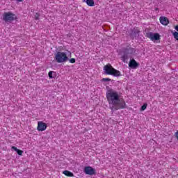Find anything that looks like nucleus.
<instances>
[{
  "label": "nucleus",
  "mask_w": 178,
  "mask_h": 178,
  "mask_svg": "<svg viewBox=\"0 0 178 178\" xmlns=\"http://www.w3.org/2000/svg\"><path fill=\"white\" fill-rule=\"evenodd\" d=\"M147 38L152 41H158V40H160L161 35H159V33H149L147 34Z\"/></svg>",
  "instance_id": "6"
},
{
  "label": "nucleus",
  "mask_w": 178,
  "mask_h": 178,
  "mask_svg": "<svg viewBox=\"0 0 178 178\" xmlns=\"http://www.w3.org/2000/svg\"><path fill=\"white\" fill-rule=\"evenodd\" d=\"M104 72L105 74L114 76V77H119L120 76V71L113 68L111 64H108L104 67Z\"/></svg>",
  "instance_id": "2"
},
{
  "label": "nucleus",
  "mask_w": 178,
  "mask_h": 178,
  "mask_svg": "<svg viewBox=\"0 0 178 178\" xmlns=\"http://www.w3.org/2000/svg\"><path fill=\"white\" fill-rule=\"evenodd\" d=\"M147 109V104H145L143 106H141L140 111H145Z\"/></svg>",
  "instance_id": "16"
},
{
  "label": "nucleus",
  "mask_w": 178,
  "mask_h": 178,
  "mask_svg": "<svg viewBox=\"0 0 178 178\" xmlns=\"http://www.w3.org/2000/svg\"><path fill=\"white\" fill-rule=\"evenodd\" d=\"M124 51L128 55H134V54H136V49L129 47L125 49Z\"/></svg>",
  "instance_id": "9"
},
{
  "label": "nucleus",
  "mask_w": 178,
  "mask_h": 178,
  "mask_svg": "<svg viewBox=\"0 0 178 178\" xmlns=\"http://www.w3.org/2000/svg\"><path fill=\"white\" fill-rule=\"evenodd\" d=\"M159 20L163 26H168L169 24V19L165 17H160Z\"/></svg>",
  "instance_id": "10"
},
{
  "label": "nucleus",
  "mask_w": 178,
  "mask_h": 178,
  "mask_svg": "<svg viewBox=\"0 0 178 178\" xmlns=\"http://www.w3.org/2000/svg\"><path fill=\"white\" fill-rule=\"evenodd\" d=\"M70 63H76V59L70 58Z\"/></svg>",
  "instance_id": "18"
},
{
  "label": "nucleus",
  "mask_w": 178,
  "mask_h": 178,
  "mask_svg": "<svg viewBox=\"0 0 178 178\" xmlns=\"http://www.w3.org/2000/svg\"><path fill=\"white\" fill-rule=\"evenodd\" d=\"M17 2H23V0H16Z\"/></svg>",
  "instance_id": "22"
},
{
  "label": "nucleus",
  "mask_w": 178,
  "mask_h": 178,
  "mask_svg": "<svg viewBox=\"0 0 178 178\" xmlns=\"http://www.w3.org/2000/svg\"><path fill=\"white\" fill-rule=\"evenodd\" d=\"M109 81H111V79L108 78H103L102 79V82L103 83L104 86H108V84H109Z\"/></svg>",
  "instance_id": "12"
},
{
  "label": "nucleus",
  "mask_w": 178,
  "mask_h": 178,
  "mask_svg": "<svg viewBox=\"0 0 178 178\" xmlns=\"http://www.w3.org/2000/svg\"><path fill=\"white\" fill-rule=\"evenodd\" d=\"M39 17H40V14L36 13V14L35 15V20H38Z\"/></svg>",
  "instance_id": "19"
},
{
  "label": "nucleus",
  "mask_w": 178,
  "mask_h": 178,
  "mask_svg": "<svg viewBox=\"0 0 178 178\" xmlns=\"http://www.w3.org/2000/svg\"><path fill=\"white\" fill-rule=\"evenodd\" d=\"M12 149H14L18 154V155H23V151L17 149L16 147L13 146Z\"/></svg>",
  "instance_id": "13"
},
{
  "label": "nucleus",
  "mask_w": 178,
  "mask_h": 178,
  "mask_svg": "<svg viewBox=\"0 0 178 178\" xmlns=\"http://www.w3.org/2000/svg\"><path fill=\"white\" fill-rule=\"evenodd\" d=\"M106 98L111 111H119L126 108V102L120 97L117 91L109 89L106 92Z\"/></svg>",
  "instance_id": "1"
},
{
  "label": "nucleus",
  "mask_w": 178,
  "mask_h": 178,
  "mask_svg": "<svg viewBox=\"0 0 178 178\" xmlns=\"http://www.w3.org/2000/svg\"><path fill=\"white\" fill-rule=\"evenodd\" d=\"M63 175L69 177H73V172H70V171L65 170L63 171Z\"/></svg>",
  "instance_id": "14"
},
{
  "label": "nucleus",
  "mask_w": 178,
  "mask_h": 178,
  "mask_svg": "<svg viewBox=\"0 0 178 178\" xmlns=\"http://www.w3.org/2000/svg\"><path fill=\"white\" fill-rule=\"evenodd\" d=\"M55 60L57 63H64V62L69 60V58L65 52L58 51L55 55Z\"/></svg>",
  "instance_id": "3"
},
{
  "label": "nucleus",
  "mask_w": 178,
  "mask_h": 178,
  "mask_svg": "<svg viewBox=\"0 0 178 178\" xmlns=\"http://www.w3.org/2000/svg\"><path fill=\"white\" fill-rule=\"evenodd\" d=\"M84 173L90 175H95V170L90 166H86L84 168Z\"/></svg>",
  "instance_id": "7"
},
{
  "label": "nucleus",
  "mask_w": 178,
  "mask_h": 178,
  "mask_svg": "<svg viewBox=\"0 0 178 178\" xmlns=\"http://www.w3.org/2000/svg\"><path fill=\"white\" fill-rule=\"evenodd\" d=\"M86 2L88 6H94L95 5L94 0H86Z\"/></svg>",
  "instance_id": "15"
},
{
  "label": "nucleus",
  "mask_w": 178,
  "mask_h": 178,
  "mask_svg": "<svg viewBox=\"0 0 178 178\" xmlns=\"http://www.w3.org/2000/svg\"><path fill=\"white\" fill-rule=\"evenodd\" d=\"M47 127H48V125L47 124V123L42 121L38 122V127H37L38 131H45V130H47Z\"/></svg>",
  "instance_id": "5"
},
{
  "label": "nucleus",
  "mask_w": 178,
  "mask_h": 178,
  "mask_svg": "<svg viewBox=\"0 0 178 178\" xmlns=\"http://www.w3.org/2000/svg\"><path fill=\"white\" fill-rule=\"evenodd\" d=\"M52 73H54V72H52V71H50L49 72V79H54V76H52Z\"/></svg>",
  "instance_id": "17"
},
{
  "label": "nucleus",
  "mask_w": 178,
  "mask_h": 178,
  "mask_svg": "<svg viewBox=\"0 0 178 178\" xmlns=\"http://www.w3.org/2000/svg\"><path fill=\"white\" fill-rule=\"evenodd\" d=\"M175 30H177V31H178V25L176 26L175 27Z\"/></svg>",
  "instance_id": "21"
},
{
  "label": "nucleus",
  "mask_w": 178,
  "mask_h": 178,
  "mask_svg": "<svg viewBox=\"0 0 178 178\" xmlns=\"http://www.w3.org/2000/svg\"><path fill=\"white\" fill-rule=\"evenodd\" d=\"M175 136H176V137H177V138L178 140V131L175 133Z\"/></svg>",
  "instance_id": "20"
},
{
  "label": "nucleus",
  "mask_w": 178,
  "mask_h": 178,
  "mask_svg": "<svg viewBox=\"0 0 178 178\" xmlns=\"http://www.w3.org/2000/svg\"><path fill=\"white\" fill-rule=\"evenodd\" d=\"M121 60L124 62V63H127L129 62V54L124 51L123 55L121 56Z\"/></svg>",
  "instance_id": "11"
},
{
  "label": "nucleus",
  "mask_w": 178,
  "mask_h": 178,
  "mask_svg": "<svg viewBox=\"0 0 178 178\" xmlns=\"http://www.w3.org/2000/svg\"><path fill=\"white\" fill-rule=\"evenodd\" d=\"M3 20L6 22V23H10V22H13L17 19V17L13 13L8 11L6 12L3 14Z\"/></svg>",
  "instance_id": "4"
},
{
  "label": "nucleus",
  "mask_w": 178,
  "mask_h": 178,
  "mask_svg": "<svg viewBox=\"0 0 178 178\" xmlns=\"http://www.w3.org/2000/svg\"><path fill=\"white\" fill-rule=\"evenodd\" d=\"M140 66V64L134 59H131L129 63V67L131 69H137Z\"/></svg>",
  "instance_id": "8"
}]
</instances>
